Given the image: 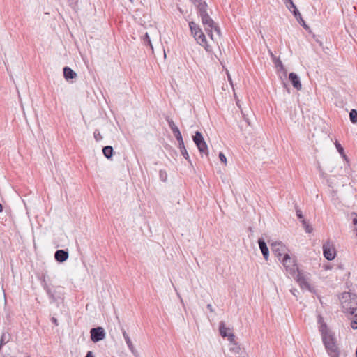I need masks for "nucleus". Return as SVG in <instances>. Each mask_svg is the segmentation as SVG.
I'll return each mask as SVG.
<instances>
[{"mask_svg": "<svg viewBox=\"0 0 357 357\" xmlns=\"http://www.w3.org/2000/svg\"><path fill=\"white\" fill-rule=\"evenodd\" d=\"M192 1L199 10L202 24L208 36L213 41L218 42V40L220 38V30L206 13V3H202L200 0Z\"/></svg>", "mask_w": 357, "mask_h": 357, "instance_id": "nucleus-1", "label": "nucleus"}, {"mask_svg": "<svg viewBox=\"0 0 357 357\" xmlns=\"http://www.w3.org/2000/svg\"><path fill=\"white\" fill-rule=\"evenodd\" d=\"M340 302L344 312L354 315L357 320V296L350 292H344L340 297Z\"/></svg>", "mask_w": 357, "mask_h": 357, "instance_id": "nucleus-2", "label": "nucleus"}, {"mask_svg": "<svg viewBox=\"0 0 357 357\" xmlns=\"http://www.w3.org/2000/svg\"><path fill=\"white\" fill-rule=\"evenodd\" d=\"M323 342L331 357H339L340 350L332 334H323Z\"/></svg>", "mask_w": 357, "mask_h": 357, "instance_id": "nucleus-3", "label": "nucleus"}, {"mask_svg": "<svg viewBox=\"0 0 357 357\" xmlns=\"http://www.w3.org/2000/svg\"><path fill=\"white\" fill-rule=\"evenodd\" d=\"M189 26L191 30L192 34L193 35L197 42L200 45L203 46L207 52H211V49L210 47V45L207 43L206 36L202 32V31L200 29L199 26L196 23L190 22L189 23Z\"/></svg>", "mask_w": 357, "mask_h": 357, "instance_id": "nucleus-4", "label": "nucleus"}, {"mask_svg": "<svg viewBox=\"0 0 357 357\" xmlns=\"http://www.w3.org/2000/svg\"><path fill=\"white\" fill-rule=\"evenodd\" d=\"M296 282L298 283L300 287L302 289H307L310 292H314V288L311 287V285L309 283L310 280V273L304 272L303 271L298 270L296 271Z\"/></svg>", "mask_w": 357, "mask_h": 357, "instance_id": "nucleus-5", "label": "nucleus"}, {"mask_svg": "<svg viewBox=\"0 0 357 357\" xmlns=\"http://www.w3.org/2000/svg\"><path fill=\"white\" fill-rule=\"evenodd\" d=\"M286 271L291 275L296 274L298 269L295 260L290 257L289 255H285L280 260Z\"/></svg>", "mask_w": 357, "mask_h": 357, "instance_id": "nucleus-6", "label": "nucleus"}, {"mask_svg": "<svg viewBox=\"0 0 357 357\" xmlns=\"http://www.w3.org/2000/svg\"><path fill=\"white\" fill-rule=\"evenodd\" d=\"M193 141L200 153H204L206 155L208 154L207 144L200 132L197 131L195 132V136H193Z\"/></svg>", "mask_w": 357, "mask_h": 357, "instance_id": "nucleus-7", "label": "nucleus"}, {"mask_svg": "<svg viewBox=\"0 0 357 357\" xmlns=\"http://www.w3.org/2000/svg\"><path fill=\"white\" fill-rule=\"evenodd\" d=\"M271 250L279 260H281L285 255H288L287 248L281 242L273 243L271 244Z\"/></svg>", "mask_w": 357, "mask_h": 357, "instance_id": "nucleus-8", "label": "nucleus"}, {"mask_svg": "<svg viewBox=\"0 0 357 357\" xmlns=\"http://www.w3.org/2000/svg\"><path fill=\"white\" fill-rule=\"evenodd\" d=\"M323 252L324 257L331 261L334 259L336 255L335 249L332 242L327 241L323 244Z\"/></svg>", "mask_w": 357, "mask_h": 357, "instance_id": "nucleus-9", "label": "nucleus"}, {"mask_svg": "<svg viewBox=\"0 0 357 357\" xmlns=\"http://www.w3.org/2000/svg\"><path fill=\"white\" fill-rule=\"evenodd\" d=\"M91 340L98 342L105 337V330L102 327L93 328L90 330Z\"/></svg>", "mask_w": 357, "mask_h": 357, "instance_id": "nucleus-10", "label": "nucleus"}, {"mask_svg": "<svg viewBox=\"0 0 357 357\" xmlns=\"http://www.w3.org/2000/svg\"><path fill=\"white\" fill-rule=\"evenodd\" d=\"M219 331L222 337H227L229 342H234V339L235 338L234 334L231 331L229 328L225 326V324L223 321L220 322Z\"/></svg>", "mask_w": 357, "mask_h": 357, "instance_id": "nucleus-11", "label": "nucleus"}, {"mask_svg": "<svg viewBox=\"0 0 357 357\" xmlns=\"http://www.w3.org/2000/svg\"><path fill=\"white\" fill-rule=\"evenodd\" d=\"M122 333H123V337L126 340V342L129 348V349L130 350V351L132 353V354L135 356V357H139V354L137 352V351L135 349L130 337L128 336V335L127 334V333L126 332V331L122 328Z\"/></svg>", "mask_w": 357, "mask_h": 357, "instance_id": "nucleus-12", "label": "nucleus"}, {"mask_svg": "<svg viewBox=\"0 0 357 357\" xmlns=\"http://www.w3.org/2000/svg\"><path fill=\"white\" fill-rule=\"evenodd\" d=\"M68 257V252L65 250H58L54 253L55 259L60 263L66 261Z\"/></svg>", "mask_w": 357, "mask_h": 357, "instance_id": "nucleus-13", "label": "nucleus"}, {"mask_svg": "<svg viewBox=\"0 0 357 357\" xmlns=\"http://www.w3.org/2000/svg\"><path fill=\"white\" fill-rule=\"evenodd\" d=\"M289 79L296 89L301 90L302 89V84L300 79L296 73H291L289 75Z\"/></svg>", "mask_w": 357, "mask_h": 357, "instance_id": "nucleus-14", "label": "nucleus"}, {"mask_svg": "<svg viewBox=\"0 0 357 357\" xmlns=\"http://www.w3.org/2000/svg\"><path fill=\"white\" fill-rule=\"evenodd\" d=\"M258 243L259 248L261 251V253L266 260H268V255H269V251L268 248L266 245V243H265L264 240L263 238H259Z\"/></svg>", "mask_w": 357, "mask_h": 357, "instance_id": "nucleus-15", "label": "nucleus"}, {"mask_svg": "<svg viewBox=\"0 0 357 357\" xmlns=\"http://www.w3.org/2000/svg\"><path fill=\"white\" fill-rule=\"evenodd\" d=\"M169 126L170 127L174 137L176 139H179L182 137L181 133L178 129V128L176 126L174 122L172 119L167 120Z\"/></svg>", "mask_w": 357, "mask_h": 357, "instance_id": "nucleus-16", "label": "nucleus"}, {"mask_svg": "<svg viewBox=\"0 0 357 357\" xmlns=\"http://www.w3.org/2000/svg\"><path fill=\"white\" fill-rule=\"evenodd\" d=\"M335 147H336L337 151L339 152V153L341 155V156L344 158V160L347 162V167L345 168V170H349V160H348L347 156L344 153L343 147L341 146V144L337 141H336L335 142Z\"/></svg>", "mask_w": 357, "mask_h": 357, "instance_id": "nucleus-17", "label": "nucleus"}, {"mask_svg": "<svg viewBox=\"0 0 357 357\" xmlns=\"http://www.w3.org/2000/svg\"><path fill=\"white\" fill-rule=\"evenodd\" d=\"M63 76L66 80H69L75 78L77 73L70 68L66 66L63 68Z\"/></svg>", "mask_w": 357, "mask_h": 357, "instance_id": "nucleus-18", "label": "nucleus"}, {"mask_svg": "<svg viewBox=\"0 0 357 357\" xmlns=\"http://www.w3.org/2000/svg\"><path fill=\"white\" fill-rule=\"evenodd\" d=\"M104 155L108 158H112V146H106L102 149Z\"/></svg>", "mask_w": 357, "mask_h": 357, "instance_id": "nucleus-19", "label": "nucleus"}, {"mask_svg": "<svg viewBox=\"0 0 357 357\" xmlns=\"http://www.w3.org/2000/svg\"><path fill=\"white\" fill-rule=\"evenodd\" d=\"M275 68H278V70L282 71L284 75L287 74V71L284 68V66L280 59H278L275 62H274Z\"/></svg>", "mask_w": 357, "mask_h": 357, "instance_id": "nucleus-20", "label": "nucleus"}, {"mask_svg": "<svg viewBox=\"0 0 357 357\" xmlns=\"http://www.w3.org/2000/svg\"><path fill=\"white\" fill-rule=\"evenodd\" d=\"M349 118L351 121L353 123H356L357 122V111L356 109H351L349 113Z\"/></svg>", "mask_w": 357, "mask_h": 357, "instance_id": "nucleus-21", "label": "nucleus"}, {"mask_svg": "<svg viewBox=\"0 0 357 357\" xmlns=\"http://www.w3.org/2000/svg\"><path fill=\"white\" fill-rule=\"evenodd\" d=\"M143 40L144 43H147L149 45H150L151 48L153 50V45L150 39V36L148 33H146L145 35L143 37Z\"/></svg>", "mask_w": 357, "mask_h": 357, "instance_id": "nucleus-22", "label": "nucleus"}, {"mask_svg": "<svg viewBox=\"0 0 357 357\" xmlns=\"http://www.w3.org/2000/svg\"><path fill=\"white\" fill-rule=\"evenodd\" d=\"M303 225L305 229V231L307 233H311L313 230L312 227L310 226L305 220H302Z\"/></svg>", "mask_w": 357, "mask_h": 357, "instance_id": "nucleus-23", "label": "nucleus"}, {"mask_svg": "<svg viewBox=\"0 0 357 357\" xmlns=\"http://www.w3.org/2000/svg\"><path fill=\"white\" fill-rule=\"evenodd\" d=\"M320 331L321 333V336L323 337V334L324 333H326V334H331V333H329L328 331H327V328H326V324H323L321 325V327H320Z\"/></svg>", "mask_w": 357, "mask_h": 357, "instance_id": "nucleus-24", "label": "nucleus"}, {"mask_svg": "<svg viewBox=\"0 0 357 357\" xmlns=\"http://www.w3.org/2000/svg\"><path fill=\"white\" fill-rule=\"evenodd\" d=\"M176 140L178 141V148L180 149V151L183 150V148H185V145H184V142L183 140V137H180L179 139H176Z\"/></svg>", "mask_w": 357, "mask_h": 357, "instance_id": "nucleus-25", "label": "nucleus"}, {"mask_svg": "<svg viewBox=\"0 0 357 357\" xmlns=\"http://www.w3.org/2000/svg\"><path fill=\"white\" fill-rule=\"evenodd\" d=\"M293 14L295 16V17L297 19L298 21H299V19H301V15L298 10L297 8L292 10Z\"/></svg>", "mask_w": 357, "mask_h": 357, "instance_id": "nucleus-26", "label": "nucleus"}, {"mask_svg": "<svg viewBox=\"0 0 357 357\" xmlns=\"http://www.w3.org/2000/svg\"><path fill=\"white\" fill-rule=\"evenodd\" d=\"M181 153L186 160H190V157L185 148H183V150H181Z\"/></svg>", "mask_w": 357, "mask_h": 357, "instance_id": "nucleus-27", "label": "nucleus"}, {"mask_svg": "<svg viewBox=\"0 0 357 357\" xmlns=\"http://www.w3.org/2000/svg\"><path fill=\"white\" fill-rule=\"evenodd\" d=\"M219 158L220 160V161L222 162H223L225 165L227 164V158H226V156L224 155V153H222V152H220L219 153Z\"/></svg>", "mask_w": 357, "mask_h": 357, "instance_id": "nucleus-28", "label": "nucleus"}, {"mask_svg": "<svg viewBox=\"0 0 357 357\" xmlns=\"http://www.w3.org/2000/svg\"><path fill=\"white\" fill-rule=\"evenodd\" d=\"M94 138L96 139V141H99L102 139V137L98 130H96L94 132Z\"/></svg>", "mask_w": 357, "mask_h": 357, "instance_id": "nucleus-29", "label": "nucleus"}, {"mask_svg": "<svg viewBox=\"0 0 357 357\" xmlns=\"http://www.w3.org/2000/svg\"><path fill=\"white\" fill-rule=\"evenodd\" d=\"M352 215H354V218H353V224L356 226V236H357V214L355 213H353L351 214Z\"/></svg>", "mask_w": 357, "mask_h": 357, "instance_id": "nucleus-30", "label": "nucleus"}, {"mask_svg": "<svg viewBox=\"0 0 357 357\" xmlns=\"http://www.w3.org/2000/svg\"><path fill=\"white\" fill-rule=\"evenodd\" d=\"M47 293L51 299H52L53 301H56V298L54 297V295L51 291V289H47Z\"/></svg>", "mask_w": 357, "mask_h": 357, "instance_id": "nucleus-31", "label": "nucleus"}, {"mask_svg": "<svg viewBox=\"0 0 357 357\" xmlns=\"http://www.w3.org/2000/svg\"><path fill=\"white\" fill-rule=\"evenodd\" d=\"M301 25L303 26V27L305 29H308L309 27L308 26L305 24V21L303 20V19L301 17V19H299V21H298Z\"/></svg>", "mask_w": 357, "mask_h": 357, "instance_id": "nucleus-32", "label": "nucleus"}, {"mask_svg": "<svg viewBox=\"0 0 357 357\" xmlns=\"http://www.w3.org/2000/svg\"><path fill=\"white\" fill-rule=\"evenodd\" d=\"M289 3V6H288L287 4V8L289 10H291V9H295L296 8L295 4L294 3V2L292 1V0L289 2H288Z\"/></svg>", "mask_w": 357, "mask_h": 357, "instance_id": "nucleus-33", "label": "nucleus"}, {"mask_svg": "<svg viewBox=\"0 0 357 357\" xmlns=\"http://www.w3.org/2000/svg\"><path fill=\"white\" fill-rule=\"evenodd\" d=\"M268 52H269V54H270V56H271V59H272V60H273V63H274V62H275V61L279 59V58H277V57L273 54V53L271 52V50H268Z\"/></svg>", "mask_w": 357, "mask_h": 357, "instance_id": "nucleus-34", "label": "nucleus"}, {"mask_svg": "<svg viewBox=\"0 0 357 357\" xmlns=\"http://www.w3.org/2000/svg\"><path fill=\"white\" fill-rule=\"evenodd\" d=\"M268 52H269V54H270V56H271V59H272V60H273V63H274V62H275V61L279 59V58H277V57L273 54V53L271 52V50H268Z\"/></svg>", "mask_w": 357, "mask_h": 357, "instance_id": "nucleus-35", "label": "nucleus"}, {"mask_svg": "<svg viewBox=\"0 0 357 357\" xmlns=\"http://www.w3.org/2000/svg\"><path fill=\"white\" fill-rule=\"evenodd\" d=\"M160 177L162 179V181H165L167 178V175L165 172H163L162 171L160 172Z\"/></svg>", "mask_w": 357, "mask_h": 357, "instance_id": "nucleus-36", "label": "nucleus"}, {"mask_svg": "<svg viewBox=\"0 0 357 357\" xmlns=\"http://www.w3.org/2000/svg\"><path fill=\"white\" fill-rule=\"evenodd\" d=\"M296 215L297 217L299 218V219H302L303 218V214H302V212L301 210L299 209H296Z\"/></svg>", "mask_w": 357, "mask_h": 357, "instance_id": "nucleus-37", "label": "nucleus"}, {"mask_svg": "<svg viewBox=\"0 0 357 357\" xmlns=\"http://www.w3.org/2000/svg\"><path fill=\"white\" fill-rule=\"evenodd\" d=\"M351 327L353 329H357V321H352L351 322Z\"/></svg>", "mask_w": 357, "mask_h": 357, "instance_id": "nucleus-38", "label": "nucleus"}, {"mask_svg": "<svg viewBox=\"0 0 357 357\" xmlns=\"http://www.w3.org/2000/svg\"><path fill=\"white\" fill-rule=\"evenodd\" d=\"M327 183H328V186L331 188H333L335 185L333 181H331V178L327 179Z\"/></svg>", "mask_w": 357, "mask_h": 357, "instance_id": "nucleus-39", "label": "nucleus"}, {"mask_svg": "<svg viewBox=\"0 0 357 357\" xmlns=\"http://www.w3.org/2000/svg\"><path fill=\"white\" fill-rule=\"evenodd\" d=\"M206 307L209 310V311H210L211 312H214V310H213V307H212L211 304H208V305H207V306H206Z\"/></svg>", "mask_w": 357, "mask_h": 357, "instance_id": "nucleus-40", "label": "nucleus"}, {"mask_svg": "<svg viewBox=\"0 0 357 357\" xmlns=\"http://www.w3.org/2000/svg\"><path fill=\"white\" fill-rule=\"evenodd\" d=\"M227 74L228 79H229V81L230 84H231V85H233V84H232V81H231V76H230V75H229V72H228V71H227Z\"/></svg>", "mask_w": 357, "mask_h": 357, "instance_id": "nucleus-41", "label": "nucleus"}, {"mask_svg": "<svg viewBox=\"0 0 357 357\" xmlns=\"http://www.w3.org/2000/svg\"><path fill=\"white\" fill-rule=\"evenodd\" d=\"M85 357H93L92 351H88Z\"/></svg>", "mask_w": 357, "mask_h": 357, "instance_id": "nucleus-42", "label": "nucleus"}, {"mask_svg": "<svg viewBox=\"0 0 357 357\" xmlns=\"http://www.w3.org/2000/svg\"><path fill=\"white\" fill-rule=\"evenodd\" d=\"M291 294H292L294 296H296V293L297 292V290H296V289H291Z\"/></svg>", "mask_w": 357, "mask_h": 357, "instance_id": "nucleus-43", "label": "nucleus"}, {"mask_svg": "<svg viewBox=\"0 0 357 357\" xmlns=\"http://www.w3.org/2000/svg\"><path fill=\"white\" fill-rule=\"evenodd\" d=\"M52 322H53L56 326H58L57 319H56V318L53 317V318L52 319Z\"/></svg>", "mask_w": 357, "mask_h": 357, "instance_id": "nucleus-44", "label": "nucleus"}, {"mask_svg": "<svg viewBox=\"0 0 357 357\" xmlns=\"http://www.w3.org/2000/svg\"><path fill=\"white\" fill-rule=\"evenodd\" d=\"M176 294H177L178 297L179 298V299H180L181 302V303H183V299H182V298H181V296L180 294H179L178 292H177V291H176Z\"/></svg>", "mask_w": 357, "mask_h": 357, "instance_id": "nucleus-45", "label": "nucleus"}, {"mask_svg": "<svg viewBox=\"0 0 357 357\" xmlns=\"http://www.w3.org/2000/svg\"><path fill=\"white\" fill-rule=\"evenodd\" d=\"M235 97H236V95H235ZM236 104H237L238 107H240V105L238 103V102H239L238 99H237V98H236Z\"/></svg>", "mask_w": 357, "mask_h": 357, "instance_id": "nucleus-46", "label": "nucleus"}, {"mask_svg": "<svg viewBox=\"0 0 357 357\" xmlns=\"http://www.w3.org/2000/svg\"><path fill=\"white\" fill-rule=\"evenodd\" d=\"M3 206L1 204H0V212H2L3 211Z\"/></svg>", "mask_w": 357, "mask_h": 357, "instance_id": "nucleus-47", "label": "nucleus"}, {"mask_svg": "<svg viewBox=\"0 0 357 357\" xmlns=\"http://www.w3.org/2000/svg\"><path fill=\"white\" fill-rule=\"evenodd\" d=\"M285 1V3L287 4L288 2L291 1V0H284Z\"/></svg>", "mask_w": 357, "mask_h": 357, "instance_id": "nucleus-48", "label": "nucleus"}, {"mask_svg": "<svg viewBox=\"0 0 357 357\" xmlns=\"http://www.w3.org/2000/svg\"><path fill=\"white\" fill-rule=\"evenodd\" d=\"M155 37L157 38L158 37V32L155 31Z\"/></svg>", "mask_w": 357, "mask_h": 357, "instance_id": "nucleus-49", "label": "nucleus"}, {"mask_svg": "<svg viewBox=\"0 0 357 357\" xmlns=\"http://www.w3.org/2000/svg\"><path fill=\"white\" fill-rule=\"evenodd\" d=\"M24 357H30V356H29V355H26V356H25Z\"/></svg>", "mask_w": 357, "mask_h": 357, "instance_id": "nucleus-50", "label": "nucleus"}]
</instances>
